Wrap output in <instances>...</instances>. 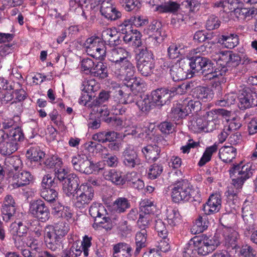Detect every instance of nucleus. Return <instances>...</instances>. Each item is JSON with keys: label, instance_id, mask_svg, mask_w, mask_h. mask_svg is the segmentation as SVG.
<instances>
[{"label": "nucleus", "instance_id": "f3484780", "mask_svg": "<svg viewBox=\"0 0 257 257\" xmlns=\"http://www.w3.org/2000/svg\"><path fill=\"white\" fill-rule=\"evenodd\" d=\"M221 198L218 193L212 194L208 200L207 202L204 205L203 211L206 215L217 212L221 208Z\"/></svg>", "mask_w": 257, "mask_h": 257}, {"label": "nucleus", "instance_id": "f8f14e48", "mask_svg": "<svg viewBox=\"0 0 257 257\" xmlns=\"http://www.w3.org/2000/svg\"><path fill=\"white\" fill-rule=\"evenodd\" d=\"M71 163L73 168L77 171L86 174L93 173V169L91 168V161L88 160L85 155L78 154L73 156Z\"/></svg>", "mask_w": 257, "mask_h": 257}, {"label": "nucleus", "instance_id": "bf43d9fd", "mask_svg": "<svg viewBox=\"0 0 257 257\" xmlns=\"http://www.w3.org/2000/svg\"><path fill=\"white\" fill-rule=\"evenodd\" d=\"M171 113L172 117L177 119L183 118L188 115L187 110H186L185 106L183 105V101L181 103L176 104V105L172 108Z\"/></svg>", "mask_w": 257, "mask_h": 257}, {"label": "nucleus", "instance_id": "dca6fc26", "mask_svg": "<svg viewBox=\"0 0 257 257\" xmlns=\"http://www.w3.org/2000/svg\"><path fill=\"white\" fill-rule=\"evenodd\" d=\"M171 95V93L168 89L161 88L153 91L150 96L154 105L162 106L170 101Z\"/></svg>", "mask_w": 257, "mask_h": 257}, {"label": "nucleus", "instance_id": "cd10ccee", "mask_svg": "<svg viewBox=\"0 0 257 257\" xmlns=\"http://www.w3.org/2000/svg\"><path fill=\"white\" fill-rule=\"evenodd\" d=\"M148 231L140 230L138 231L135 237L136 249L134 255L137 256L141 252V249L147 246Z\"/></svg>", "mask_w": 257, "mask_h": 257}, {"label": "nucleus", "instance_id": "6e6d98bb", "mask_svg": "<svg viewBox=\"0 0 257 257\" xmlns=\"http://www.w3.org/2000/svg\"><path fill=\"white\" fill-rule=\"evenodd\" d=\"M255 12V11L253 8H242L241 6L237 8L234 15L238 18L245 19L247 18H252Z\"/></svg>", "mask_w": 257, "mask_h": 257}, {"label": "nucleus", "instance_id": "c756f323", "mask_svg": "<svg viewBox=\"0 0 257 257\" xmlns=\"http://www.w3.org/2000/svg\"><path fill=\"white\" fill-rule=\"evenodd\" d=\"M136 104L140 111L145 114L148 113L155 106L151 96L149 95L141 96L136 101Z\"/></svg>", "mask_w": 257, "mask_h": 257}, {"label": "nucleus", "instance_id": "5701e85b", "mask_svg": "<svg viewBox=\"0 0 257 257\" xmlns=\"http://www.w3.org/2000/svg\"><path fill=\"white\" fill-rule=\"evenodd\" d=\"M238 99V106L241 109H245L255 105L252 92L250 90H242L239 94Z\"/></svg>", "mask_w": 257, "mask_h": 257}, {"label": "nucleus", "instance_id": "680f3d73", "mask_svg": "<svg viewBox=\"0 0 257 257\" xmlns=\"http://www.w3.org/2000/svg\"><path fill=\"white\" fill-rule=\"evenodd\" d=\"M236 98V95L234 93H230L225 94L223 98L218 100L216 104L220 106H227L234 103Z\"/></svg>", "mask_w": 257, "mask_h": 257}, {"label": "nucleus", "instance_id": "4468645a", "mask_svg": "<svg viewBox=\"0 0 257 257\" xmlns=\"http://www.w3.org/2000/svg\"><path fill=\"white\" fill-rule=\"evenodd\" d=\"M112 71L117 77L121 78L124 77L126 80H131L134 76L136 68L133 63L127 59L120 64L119 67L112 69Z\"/></svg>", "mask_w": 257, "mask_h": 257}, {"label": "nucleus", "instance_id": "f704fd0d", "mask_svg": "<svg viewBox=\"0 0 257 257\" xmlns=\"http://www.w3.org/2000/svg\"><path fill=\"white\" fill-rule=\"evenodd\" d=\"M228 62V61L224 60L220 58L216 62V68L214 71L213 70L212 71V74L210 75L209 79H211L215 77H219L220 76H222L224 75L229 69Z\"/></svg>", "mask_w": 257, "mask_h": 257}, {"label": "nucleus", "instance_id": "f03ea898", "mask_svg": "<svg viewBox=\"0 0 257 257\" xmlns=\"http://www.w3.org/2000/svg\"><path fill=\"white\" fill-rule=\"evenodd\" d=\"M254 167L248 163L243 165L242 162L232 164L228 172L234 188H242L244 182L254 173Z\"/></svg>", "mask_w": 257, "mask_h": 257}, {"label": "nucleus", "instance_id": "a18cd8bd", "mask_svg": "<svg viewBox=\"0 0 257 257\" xmlns=\"http://www.w3.org/2000/svg\"><path fill=\"white\" fill-rule=\"evenodd\" d=\"M166 219L172 226L177 225L181 221V216L177 210L169 208L166 210Z\"/></svg>", "mask_w": 257, "mask_h": 257}, {"label": "nucleus", "instance_id": "5fc2aeb1", "mask_svg": "<svg viewBox=\"0 0 257 257\" xmlns=\"http://www.w3.org/2000/svg\"><path fill=\"white\" fill-rule=\"evenodd\" d=\"M224 60L228 61V66L229 68L235 67L238 66L240 61L241 58L240 56L235 53H232L229 51H226L225 56L223 57Z\"/></svg>", "mask_w": 257, "mask_h": 257}, {"label": "nucleus", "instance_id": "c03bdc74", "mask_svg": "<svg viewBox=\"0 0 257 257\" xmlns=\"http://www.w3.org/2000/svg\"><path fill=\"white\" fill-rule=\"evenodd\" d=\"M26 155L31 162H38L44 157L45 154L39 147L36 146L30 147L27 150Z\"/></svg>", "mask_w": 257, "mask_h": 257}, {"label": "nucleus", "instance_id": "79ce46f5", "mask_svg": "<svg viewBox=\"0 0 257 257\" xmlns=\"http://www.w3.org/2000/svg\"><path fill=\"white\" fill-rule=\"evenodd\" d=\"M106 51L105 44L102 41L96 47L93 48L87 54L93 58L101 60H104L106 56Z\"/></svg>", "mask_w": 257, "mask_h": 257}, {"label": "nucleus", "instance_id": "412c9836", "mask_svg": "<svg viewBox=\"0 0 257 257\" xmlns=\"http://www.w3.org/2000/svg\"><path fill=\"white\" fill-rule=\"evenodd\" d=\"M213 5L214 7L221 8L224 12L235 13L237 8L242 6V3L239 0H219Z\"/></svg>", "mask_w": 257, "mask_h": 257}, {"label": "nucleus", "instance_id": "774afa93", "mask_svg": "<svg viewBox=\"0 0 257 257\" xmlns=\"http://www.w3.org/2000/svg\"><path fill=\"white\" fill-rule=\"evenodd\" d=\"M197 253L198 254V251L196 250L195 244L192 241L191 239L184 248L183 256V257H195Z\"/></svg>", "mask_w": 257, "mask_h": 257}, {"label": "nucleus", "instance_id": "7c9ffc66", "mask_svg": "<svg viewBox=\"0 0 257 257\" xmlns=\"http://www.w3.org/2000/svg\"><path fill=\"white\" fill-rule=\"evenodd\" d=\"M113 257H131L132 247L126 243L120 242L113 246Z\"/></svg>", "mask_w": 257, "mask_h": 257}, {"label": "nucleus", "instance_id": "a211bd4d", "mask_svg": "<svg viewBox=\"0 0 257 257\" xmlns=\"http://www.w3.org/2000/svg\"><path fill=\"white\" fill-rule=\"evenodd\" d=\"M33 176L29 171L21 170L15 173L13 177V186L19 188L30 184L33 180Z\"/></svg>", "mask_w": 257, "mask_h": 257}, {"label": "nucleus", "instance_id": "393cba45", "mask_svg": "<svg viewBox=\"0 0 257 257\" xmlns=\"http://www.w3.org/2000/svg\"><path fill=\"white\" fill-rule=\"evenodd\" d=\"M192 95L198 100L206 102L212 99L213 93L208 87L198 86L194 89Z\"/></svg>", "mask_w": 257, "mask_h": 257}, {"label": "nucleus", "instance_id": "4d7b16f0", "mask_svg": "<svg viewBox=\"0 0 257 257\" xmlns=\"http://www.w3.org/2000/svg\"><path fill=\"white\" fill-rule=\"evenodd\" d=\"M205 120L201 117L194 118L190 121L189 127L195 133L205 131Z\"/></svg>", "mask_w": 257, "mask_h": 257}, {"label": "nucleus", "instance_id": "e433bc0d", "mask_svg": "<svg viewBox=\"0 0 257 257\" xmlns=\"http://www.w3.org/2000/svg\"><path fill=\"white\" fill-rule=\"evenodd\" d=\"M217 150L218 145L216 143L214 144L212 146L207 147L198 163V166L202 167L209 162L211 160L213 154L216 153Z\"/></svg>", "mask_w": 257, "mask_h": 257}, {"label": "nucleus", "instance_id": "423d86ee", "mask_svg": "<svg viewBox=\"0 0 257 257\" xmlns=\"http://www.w3.org/2000/svg\"><path fill=\"white\" fill-rule=\"evenodd\" d=\"M192 241L195 244L198 254L201 255H206L211 252L219 243L218 240L206 235L196 236L192 238Z\"/></svg>", "mask_w": 257, "mask_h": 257}, {"label": "nucleus", "instance_id": "338daca9", "mask_svg": "<svg viewBox=\"0 0 257 257\" xmlns=\"http://www.w3.org/2000/svg\"><path fill=\"white\" fill-rule=\"evenodd\" d=\"M227 233L225 234L226 242H227L232 248L236 246L238 233L231 229H227Z\"/></svg>", "mask_w": 257, "mask_h": 257}, {"label": "nucleus", "instance_id": "69168bd1", "mask_svg": "<svg viewBox=\"0 0 257 257\" xmlns=\"http://www.w3.org/2000/svg\"><path fill=\"white\" fill-rule=\"evenodd\" d=\"M155 229L157 231L158 235L160 237H167L168 232L165 223L160 219H158L155 221Z\"/></svg>", "mask_w": 257, "mask_h": 257}, {"label": "nucleus", "instance_id": "a19ab883", "mask_svg": "<svg viewBox=\"0 0 257 257\" xmlns=\"http://www.w3.org/2000/svg\"><path fill=\"white\" fill-rule=\"evenodd\" d=\"M142 35L137 30H133L129 34L124 35L122 37L123 41L125 43L132 42L133 45L136 47L141 46Z\"/></svg>", "mask_w": 257, "mask_h": 257}, {"label": "nucleus", "instance_id": "473e14b6", "mask_svg": "<svg viewBox=\"0 0 257 257\" xmlns=\"http://www.w3.org/2000/svg\"><path fill=\"white\" fill-rule=\"evenodd\" d=\"M180 5L176 2L169 0L164 5H158L155 8V11L159 13H175L180 9Z\"/></svg>", "mask_w": 257, "mask_h": 257}, {"label": "nucleus", "instance_id": "58836bf2", "mask_svg": "<svg viewBox=\"0 0 257 257\" xmlns=\"http://www.w3.org/2000/svg\"><path fill=\"white\" fill-rule=\"evenodd\" d=\"M18 148V144L10 140L0 143V154L9 156L16 152Z\"/></svg>", "mask_w": 257, "mask_h": 257}, {"label": "nucleus", "instance_id": "e2e57ef3", "mask_svg": "<svg viewBox=\"0 0 257 257\" xmlns=\"http://www.w3.org/2000/svg\"><path fill=\"white\" fill-rule=\"evenodd\" d=\"M183 48L176 44H172L168 48V55L170 59H176L183 53Z\"/></svg>", "mask_w": 257, "mask_h": 257}, {"label": "nucleus", "instance_id": "de8ad7c7", "mask_svg": "<svg viewBox=\"0 0 257 257\" xmlns=\"http://www.w3.org/2000/svg\"><path fill=\"white\" fill-rule=\"evenodd\" d=\"M183 105L185 106L186 110H187L188 115L192 112H198L201 108L199 100H192L189 98H186L183 100Z\"/></svg>", "mask_w": 257, "mask_h": 257}, {"label": "nucleus", "instance_id": "6ab92c4d", "mask_svg": "<svg viewBox=\"0 0 257 257\" xmlns=\"http://www.w3.org/2000/svg\"><path fill=\"white\" fill-rule=\"evenodd\" d=\"M16 203L13 197L8 195L5 198L2 206V212L3 215V219L6 221H8L16 212Z\"/></svg>", "mask_w": 257, "mask_h": 257}, {"label": "nucleus", "instance_id": "052dcab7", "mask_svg": "<svg viewBox=\"0 0 257 257\" xmlns=\"http://www.w3.org/2000/svg\"><path fill=\"white\" fill-rule=\"evenodd\" d=\"M9 140L18 143L21 142L24 139V134L22 128L19 126H16L14 129L11 130L9 133Z\"/></svg>", "mask_w": 257, "mask_h": 257}, {"label": "nucleus", "instance_id": "9b49d317", "mask_svg": "<svg viewBox=\"0 0 257 257\" xmlns=\"http://www.w3.org/2000/svg\"><path fill=\"white\" fill-rule=\"evenodd\" d=\"M101 5L100 12L105 18L111 21H115L121 16L120 12L116 9L112 0H98Z\"/></svg>", "mask_w": 257, "mask_h": 257}, {"label": "nucleus", "instance_id": "1a4fd4ad", "mask_svg": "<svg viewBox=\"0 0 257 257\" xmlns=\"http://www.w3.org/2000/svg\"><path fill=\"white\" fill-rule=\"evenodd\" d=\"M189 71L188 64L184 59L178 60L170 67V74L174 81H179L187 78L188 72Z\"/></svg>", "mask_w": 257, "mask_h": 257}, {"label": "nucleus", "instance_id": "8fccbe9b", "mask_svg": "<svg viewBox=\"0 0 257 257\" xmlns=\"http://www.w3.org/2000/svg\"><path fill=\"white\" fill-rule=\"evenodd\" d=\"M99 84L93 79L84 80L83 82L81 90L82 91L89 94L97 91L99 89ZM89 96H92L90 94Z\"/></svg>", "mask_w": 257, "mask_h": 257}, {"label": "nucleus", "instance_id": "bb28decb", "mask_svg": "<svg viewBox=\"0 0 257 257\" xmlns=\"http://www.w3.org/2000/svg\"><path fill=\"white\" fill-rule=\"evenodd\" d=\"M104 178L110 181L117 185H122L125 183V180L121 175V172L115 169L105 171L103 173Z\"/></svg>", "mask_w": 257, "mask_h": 257}, {"label": "nucleus", "instance_id": "4c0bfd02", "mask_svg": "<svg viewBox=\"0 0 257 257\" xmlns=\"http://www.w3.org/2000/svg\"><path fill=\"white\" fill-rule=\"evenodd\" d=\"M138 63L154 62L153 53L148 50L147 47L143 46L138 49L137 55Z\"/></svg>", "mask_w": 257, "mask_h": 257}, {"label": "nucleus", "instance_id": "603ef678", "mask_svg": "<svg viewBox=\"0 0 257 257\" xmlns=\"http://www.w3.org/2000/svg\"><path fill=\"white\" fill-rule=\"evenodd\" d=\"M208 222L206 217L199 216L196 220L195 224L192 227V232L194 231L195 234L200 233L206 230L208 227Z\"/></svg>", "mask_w": 257, "mask_h": 257}, {"label": "nucleus", "instance_id": "4be33fe9", "mask_svg": "<svg viewBox=\"0 0 257 257\" xmlns=\"http://www.w3.org/2000/svg\"><path fill=\"white\" fill-rule=\"evenodd\" d=\"M142 152L149 162H155L160 158L161 149L156 145H149L144 147Z\"/></svg>", "mask_w": 257, "mask_h": 257}, {"label": "nucleus", "instance_id": "f257e3e1", "mask_svg": "<svg viewBox=\"0 0 257 257\" xmlns=\"http://www.w3.org/2000/svg\"><path fill=\"white\" fill-rule=\"evenodd\" d=\"M69 230V226L66 222H61L55 226L47 225L44 230L47 247L53 251L60 250L62 245V239Z\"/></svg>", "mask_w": 257, "mask_h": 257}, {"label": "nucleus", "instance_id": "09e8293b", "mask_svg": "<svg viewBox=\"0 0 257 257\" xmlns=\"http://www.w3.org/2000/svg\"><path fill=\"white\" fill-rule=\"evenodd\" d=\"M140 205L143 214L151 215L154 213L156 210L154 201L151 199L145 198L142 200L140 202Z\"/></svg>", "mask_w": 257, "mask_h": 257}, {"label": "nucleus", "instance_id": "49530a36", "mask_svg": "<svg viewBox=\"0 0 257 257\" xmlns=\"http://www.w3.org/2000/svg\"><path fill=\"white\" fill-rule=\"evenodd\" d=\"M114 209L117 213H123L131 207L129 200L125 197L117 198L113 204Z\"/></svg>", "mask_w": 257, "mask_h": 257}, {"label": "nucleus", "instance_id": "b1692460", "mask_svg": "<svg viewBox=\"0 0 257 257\" xmlns=\"http://www.w3.org/2000/svg\"><path fill=\"white\" fill-rule=\"evenodd\" d=\"M236 155L237 150L232 146H224L219 150V158L226 163H231Z\"/></svg>", "mask_w": 257, "mask_h": 257}, {"label": "nucleus", "instance_id": "0e129e2a", "mask_svg": "<svg viewBox=\"0 0 257 257\" xmlns=\"http://www.w3.org/2000/svg\"><path fill=\"white\" fill-rule=\"evenodd\" d=\"M42 188H56L58 187L57 179L52 177L50 175H45L42 181Z\"/></svg>", "mask_w": 257, "mask_h": 257}, {"label": "nucleus", "instance_id": "0eeeda50", "mask_svg": "<svg viewBox=\"0 0 257 257\" xmlns=\"http://www.w3.org/2000/svg\"><path fill=\"white\" fill-rule=\"evenodd\" d=\"M189 185L186 180H181L172 185L171 198L173 202L180 203L188 202Z\"/></svg>", "mask_w": 257, "mask_h": 257}, {"label": "nucleus", "instance_id": "c9c22d12", "mask_svg": "<svg viewBox=\"0 0 257 257\" xmlns=\"http://www.w3.org/2000/svg\"><path fill=\"white\" fill-rule=\"evenodd\" d=\"M90 75L100 79L106 78L108 76L107 66L101 62H97L92 69Z\"/></svg>", "mask_w": 257, "mask_h": 257}, {"label": "nucleus", "instance_id": "6e6552de", "mask_svg": "<svg viewBox=\"0 0 257 257\" xmlns=\"http://www.w3.org/2000/svg\"><path fill=\"white\" fill-rule=\"evenodd\" d=\"M29 211L35 218L42 222H46L50 217L49 208L41 199L31 202Z\"/></svg>", "mask_w": 257, "mask_h": 257}, {"label": "nucleus", "instance_id": "aec40b11", "mask_svg": "<svg viewBox=\"0 0 257 257\" xmlns=\"http://www.w3.org/2000/svg\"><path fill=\"white\" fill-rule=\"evenodd\" d=\"M101 38L104 44L109 45L110 47L117 46L120 42L118 32L115 29L107 28L103 30L101 34Z\"/></svg>", "mask_w": 257, "mask_h": 257}, {"label": "nucleus", "instance_id": "37998d69", "mask_svg": "<svg viewBox=\"0 0 257 257\" xmlns=\"http://www.w3.org/2000/svg\"><path fill=\"white\" fill-rule=\"evenodd\" d=\"M10 227L12 234L16 236L15 240L17 237H20L26 233L28 230L27 226L21 221L13 222L11 224Z\"/></svg>", "mask_w": 257, "mask_h": 257}, {"label": "nucleus", "instance_id": "9d476101", "mask_svg": "<svg viewBox=\"0 0 257 257\" xmlns=\"http://www.w3.org/2000/svg\"><path fill=\"white\" fill-rule=\"evenodd\" d=\"M129 52L121 47H114L108 50L107 56L109 61L112 63L111 65V71L115 68L119 67L120 64L127 60Z\"/></svg>", "mask_w": 257, "mask_h": 257}, {"label": "nucleus", "instance_id": "3c124183", "mask_svg": "<svg viewBox=\"0 0 257 257\" xmlns=\"http://www.w3.org/2000/svg\"><path fill=\"white\" fill-rule=\"evenodd\" d=\"M137 68L143 76L147 77L153 74L155 68V62L138 63Z\"/></svg>", "mask_w": 257, "mask_h": 257}, {"label": "nucleus", "instance_id": "72a5a7b5", "mask_svg": "<svg viewBox=\"0 0 257 257\" xmlns=\"http://www.w3.org/2000/svg\"><path fill=\"white\" fill-rule=\"evenodd\" d=\"M242 216L243 220L246 224L245 229L250 231L254 229V221L252 211L249 209V207L243 206L242 208Z\"/></svg>", "mask_w": 257, "mask_h": 257}, {"label": "nucleus", "instance_id": "7ed1b4c3", "mask_svg": "<svg viewBox=\"0 0 257 257\" xmlns=\"http://www.w3.org/2000/svg\"><path fill=\"white\" fill-rule=\"evenodd\" d=\"M89 214L94 218L93 227L99 226L107 230L112 228V224L109 217H106V210L104 205L99 203L93 202L89 209Z\"/></svg>", "mask_w": 257, "mask_h": 257}, {"label": "nucleus", "instance_id": "ddd939ff", "mask_svg": "<svg viewBox=\"0 0 257 257\" xmlns=\"http://www.w3.org/2000/svg\"><path fill=\"white\" fill-rule=\"evenodd\" d=\"M121 159L123 165L129 169L134 168L141 164L137 151L131 147H127L123 151Z\"/></svg>", "mask_w": 257, "mask_h": 257}, {"label": "nucleus", "instance_id": "39448f33", "mask_svg": "<svg viewBox=\"0 0 257 257\" xmlns=\"http://www.w3.org/2000/svg\"><path fill=\"white\" fill-rule=\"evenodd\" d=\"M188 64L189 71L192 73L200 72L202 74L210 77L213 71V64L206 57L196 56L191 57L189 60H186Z\"/></svg>", "mask_w": 257, "mask_h": 257}, {"label": "nucleus", "instance_id": "13d9d810", "mask_svg": "<svg viewBox=\"0 0 257 257\" xmlns=\"http://www.w3.org/2000/svg\"><path fill=\"white\" fill-rule=\"evenodd\" d=\"M163 171V167L161 163H155L152 164L149 170L148 176L151 179H155L160 176Z\"/></svg>", "mask_w": 257, "mask_h": 257}, {"label": "nucleus", "instance_id": "2f4dec72", "mask_svg": "<svg viewBox=\"0 0 257 257\" xmlns=\"http://www.w3.org/2000/svg\"><path fill=\"white\" fill-rule=\"evenodd\" d=\"M205 116L207 120H205L204 132H212L217 127L219 121L217 119L216 114H214L212 111L206 112Z\"/></svg>", "mask_w": 257, "mask_h": 257}, {"label": "nucleus", "instance_id": "2eb2a0df", "mask_svg": "<svg viewBox=\"0 0 257 257\" xmlns=\"http://www.w3.org/2000/svg\"><path fill=\"white\" fill-rule=\"evenodd\" d=\"M79 178L76 174L72 173L66 176V178L63 184V190L67 196H74L75 193L79 189Z\"/></svg>", "mask_w": 257, "mask_h": 257}, {"label": "nucleus", "instance_id": "ea45409f", "mask_svg": "<svg viewBox=\"0 0 257 257\" xmlns=\"http://www.w3.org/2000/svg\"><path fill=\"white\" fill-rule=\"evenodd\" d=\"M40 195L46 201L52 203L56 201L58 193L56 188H43L41 190Z\"/></svg>", "mask_w": 257, "mask_h": 257}, {"label": "nucleus", "instance_id": "864d4df0", "mask_svg": "<svg viewBox=\"0 0 257 257\" xmlns=\"http://www.w3.org/2000/svg\"><path fill=\"white\" fill-rule=\"evenodd\" d=\"M152 220L151 215L147 214H140L137 221L138 226L140 230H146L149 228L151 222Z\"/></svg>", "mask_w": 257, "mask_h": 257}, {"label": "nucleus", "instance_id": "20e7f679", "mask_svg": "<svg viewBox=\"0 0 257 257\" xmlns=\"http://www.w3.org/2000/svg\"><path fill=\"white\" fill-rule=\"evenodd\" d=\"M94 196V190L91 185L83 183L73 196L74 206L79 209L85 208L93 200Z\"/></svg>", "mask_w": 257, "mask_h": 257}, {"label": "nucleus", "instance_id": "c85d7f7f", "mask_svg": "<svg viewBox=\"0 0 257 257\" xmlns=\"http://www.w3.org/2000/svg\"><path fill=\"white\" fill-rule=\"evenodd\" d=\"M218 43L228 49H232L239 43L238 36L235 34L228 35H221L218 40Z\"/></svg>", "mask_w": 257, "mask_h": 257}, {"label": "nucleus", "instance_id": "a878e982", "mask_svg": "<svg viewBox=\"0 0 257 257\" xmlns=\"http://www.w3.org/2000/svg\"><path fill=\"white\" fill-rule=\"evenodd\" d=\"M118 134L114 131H102L99 132L92 136L94 141L100 143H104L107 142H114L118 138Z\"/></svg>", "mask_w": 257, "mask_h": 257}]
</instances>
